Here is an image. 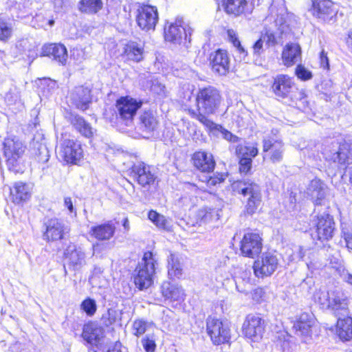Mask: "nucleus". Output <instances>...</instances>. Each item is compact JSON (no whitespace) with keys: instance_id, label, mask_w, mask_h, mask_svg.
I'll return each mask as SVG.
<instances>
[{"instance_id":"1","label":"nucleus","mask_w":352,"mask_h":352,"mask_svg":"<svg viewBox=\"0 0 352 352\" xmlns=\"http://www.w3.org/2000/svg\"><path fill=\"white\" fill-rule=\"evenodd\" d=\"M221 102V94L216 88L209 86L199 89L196 97L197 110L188 109V113L204 125L210 124L212 120L208 116L215 113Z\"/></svg>"},{"instance_id":"2","label":"nucleus","mask_w":352,"mask_h":352,"mask_svg":"<svg viewBox=\"0 0 352 352\" xmlns=\"http://www.w3.org/2000/svg\"><path fill=\"white\" fill-rule=\"evenodd\" d=\"M322 153L324 159L340 168H346L352 164V143L342 138H327L322 144Z\"/></svg>"},{"instance_id":"3","label":"nucleus","mask_w":352,"mask_h":352,"mask_svg":"<svg viewBox=\"0 0 352 352\" xmlns=\"http://www.w3.org/2000/svg\"><path fill=\"white\" fill-rule=\"evenodd\" d=\"M314 300L321 309H331L335 312H346L349 304V296L341 288L328 292L319 290L315 293Z\"/></svg>"},{"instance_id":"4","label":"nucleus","mask_w":352,"mask_h":352,"mask_svg":"<svg viewBox=\"0 0 352 352\" xmlns=\"http://www.w3.org/2000/svg\"><path fill=\"white\" fill-rule=\"evenodd\" d=\"M3 155L8 170L14 173H22L25 170L23 159L25 146L16 138H6L3 144Z\"/></svg>"},{"instance_id":"5","label":"nucleus","mask_w":352,"mask_h":352,"mask_svg":"<svg viewBox=\"0 0 352 352\" xmlns=\"http://www.w3.org/2000/svg\"><path fill=\"white\" fill-rule=\"evenodd\" d=\"M157 260L153 252H146L134 271V283L136 287L143 290L148 288L153 283Z\"/></svg>"},{"instance_id":"6","label":"nucleus","mask_w":352,"mask_h":352,"mask_svg":"<svg viewBox=\"0 0 352 352\" xmlns=\"http://www.w3.org/2000/svg\"><path fill=\"white\" fill-rule=\"evenodd\" d=\"M233 191L247 198L245 211L253 214L258 210L262 201L261 190L256 183L248 181H236L232 184Z\"/></svg>"},{"instance_id":"7","label":"nucleus","mask_w":352,"mask_h":352,"mask_svg":"<svg viewBox=\"0 0 352 352\" xmlns=\"http://www.w3.org/2000/svg\"><path fill=\"white\" fill-rule=\"evenodd\" d=\"M271 91L278 99H289L292 102L305 99L306 95L302 90H298L292 78L287 75L279 74L274 78Z\"/></svg>"},{"instance_id":"8","label":"nucleus","mask_w":352,"mask_h":352,"mask_svg":"<svg viewBox=\"0 0 352 352\" xmlns=\"http://www.w3.org/2000/svg\"><path fill=\"white\" fill-rule=\"evenodd\" d=\"M314 221L315 227L311 234L314 241L324 242L333 238L336 227L331 215L324 212L318 214Z\"/></svg>"},{"instance_id":"9","label":"nucleus","mask_w":352,"mask_h":352,"mask_svg":"<svg viewBox=\"0 0 352 352\" xmlns=\"http://www.w3.org/2000/svg\"><path fill=\"white\" fill-rule=\"evenodd\" d=\"M135 19L142 30H154L159 20L157 8L148 4L138 3Z\"/></svg>"},{"instance_id":"10","label":"nucleus","mask_w":352,"mask_h":352,"mask_svg":"<svg viewBox=\"0 0 352 352\" xmlns=\"http://www.w3.org/2000/svg\"><path fill=\"white\" fill-rule=\"evenodd\" d=\"M190 28L184 25V21L182 19H177L175 23H171L168 28H164V38L166 41L173 44H184L186 47H188L190 43Z\"/></svg>"},{"instance_id":"11","label":"nucleus","mask_w":352,"mask_h":352,"mask_svg":"<svg viewBox=\"0 0 352 352\" xmlns=\"http://www.w3.org/2000/svg\"><path fill=\"white\" fill-rule=\"evenodd\" d=\"M142 100H138L129 96L121 97L116 101L118 118L126 126L130 125L138 110L142 107Z\"/></svg>"},{"instance_id":"12","label":"nucleus","mask_w":352,"mask_h":352,"mask_svg":"<svg viewBox=\"0 0 352 352\" xmlns=\"http://www.w3.org/2000/svg\"><path fill=\"white\" fill-rule=\"evenodd\" d=\"M56 153L58 157L67 164H76L82 157L80 144L67 138L60 140Z\"/></svg>"},{"instance_id":"13","label":"nucleus","mask_w":352,"mask_h":352,"mask_svg":"<svg viewBox=\"0 0 352 352\" xmlns=\"http://www.w3.org/2000/svg\"><path fill=\"white\" fill-rule=\"evenodd\" d=\"M311 12L314 16L324 23H334L338 8L331 0H313Z\"/></svg>"},{"instance_id":"14","label":"nucleus","mask_w":352,"mask_h":352,"mask_svg":"<svg viewBox=\"0 0 352 352\" xmlns=\"http://www.w3.org/2000/svg\"><path fill=\"white\" fill-rule=\"evenodd\" d=\"M278 266V258L275 252L263 253L254 263V272L256 276L263 278L271 276Z\"/></svg>"},{"instance_id":"15","label":"nucleus","mask_w":352,"mask_h":352,"mask_svg":"<svg viewBox=\"0 0 352 352\" xmlns=\"http://www.w3.org/2000/svg\"><path fill=\"white\" fill-rule=\"evenodd\" d=\"M206 329L214 344L228 342L230 339V329L228 324L217 318L209 317L207 319Z\"/></svg>"},{"instance_id":"16","label":"nucleus","mask_w":352,"mask_h":352,"mask_svg":"<svg viewBox=\"0 0 352 352\" xmlns=\"http://www.w3.org/2000/svg\"><path fill=\"white\" fill-rule=\"evenodd\" d=\"M82 337L88 344L96 347L94 352H104L102 349L104 331L102 327L94 322L85 324Z\"/></svg>"},{"instance_id":"17","label":"nucleus","mask_w":352,"mask_h":352,"mask_svg":"<svg viewBox=\"0 0 352 352\" xmlns=\"http://www.w3.org/2000/svg\"><path fill=\"white\" fill-rule=\"evenodd\" d=\"M129 171V176L143 188H149L156 179L151 167L142 162L134 164Z\"/></svg>"},{"instance_id":"18","label":"nucleus","mask_w":352,"mask_h":352,"mask_svg":"<svg viewBox=\"0 0 352 352\" xmlns=\"http://www.w3.org/2000/svg\"><path fill=\"white\" fill-rule=\"evenodd\" d=\"M264 320L256 314H248L243 324V334L248 339L257 342L264 333Z\"/></svg>"},{"instance_id":"19","label":"nucleus","mask_w":352,"mask_h":352,"mask_svg":"<svg viewBox=\"0 0 352 352\" xmlns=\"http://www.w3.org/2000/svg\"><path fill=\"white\" fill-rule=\"evenodd\" d=\"M283 31L277 29L276 31L271 28H265L261 33L260 38L252 45L254 56H259L263 52V43L267 47H272L277 45L281 40Z\"/></svg>"},{"instance_id":"20","label":"nucleus","mask_w":352,"mask_h":352,"mask_svg":"<svg viewBox=\"0 0 352 352\" xmlns=\"http://www.w3.org/2000/svg\"><path fill=\"white\" fill-rule=\"evenodd\" d=\"M259 234L256 233L245 234L241 241V254L247 257L254 258L261 252L263 244Z\"/></svg>"},{"instance_id":"21","label":"nucleus","mask_w":352,"mask_h":352,"mask_svg":"<svg viewBox=\"0 0 352 352\" xmlns=\"http://www.w3.org/2000/svg\"><path fill=\"white\" fill-rule=\"evenodd\" d=\"M69 98L76 109L85 111L89 109L91 103V89L84 86L76 87L70 91Z\"/></svg>"},{"instance_id":"22","label":"nucleus","mask_w":352,"mask_h":352,"mask_svg":"<svg viewBox=\"0 0 352 352\" xmlns=\"http://www.w3.org/2000/svg\"><path fill=\"white\" fill-rule=\"evenodd\" d=\"M45 226V231L43 234V239L47 241L60 240L69 231L67 227L58 219L48 220Z\"/></svg>"},{"instance_id":"23","label":"nucleus","mask_w":352,"mask_h":352,"mask_svg":"<svg viewBox=\"0 0 352 352\" xmlns=\"http://www.w3.org/2000/svg\"><path fill=\"white\" fill-rule=\"evenodd\" d=\"M263 151L268 153L270 159L272 163H279L283 158L285 151L284 144L280 140L274 138H266L263 141Z\"/></svg>"},{"instance_id":"24","label":"nucleus","mask_w":352,"mask_h":352,"mask_svg":"<svg viewBox=\"0 0 352 352\" xmlns=\"http://www.w3.org/2000/svg\"><path fill=\"white\" fill-rule=\"evenodd\" d=\"M210 65L214 72L226 75L230 69V58L227 51L219 49L211 53Z\"/></svg>"},{"instance_id":"25","label":"nucleus","mask_w":352,"mask_h":352,"mask_svg":"<svg viewBox=\"0 0 352 352\" xmlns=\"http://www.w3.org/2000/svg\"><path fill=\"white\" fill-rule=\"evenodd\" d=\"M236 153L240 158L239 170L241 173H248L252 168V160L258 154V149L252 145L238 146Z\"/></svg>"},{"instance_id":"26","label":"nucleus","mask_w":352,"mask_h":352,"mask_svg":"<svg viewBox=\"0 0 352 352\" xmlns=\"http://www.w3.org/2000/svg\"><path fill=\"white\" fill-rule=\"evenodd\" d=\"M65 255L68 259V265L73 270H79L85 264V253L81 247L74 243L69 244L65 250Z\"/></svg>"},{"instance_id":"27","label":"nucleus","mask_w":352,"mask_h":352,"mask_svg":"<svg viewBox=\"0 0 352 352\" xmlns=\"http://www.w3.org/2000/svg\"><path fill=\"white\" fill-rule=\"evenodd\" d=\"M327 187L320 179H312L307 188V193L311 198L315 205L324 204Z\"/></svg>"},{"instance_id":"28","label":"nucleus","mask_w":352,"mask_h":352,"mask_svg":"<svg viewBox=\"0 0 352 352\" xmlns=\"http://www.w3.org/2000/svg\"><path fill=\"white\" fill-rule=\"evenodd\" d=\"M41 56L52 57L54 60L64 65L67 59V51L62 44L50 43L43 46Z\"/></svg>"},{"instance_id":"29","label":"nucleus","mask_w":352,"mask_h":352,"mask_svg":"<svg viewBox=\"0 0 352 352\" xmlns=\"http://www.w3.org/2000/svg\"><path fill=\"white\" fill-rule=\"evenodd\" d=\"M159 122L152 111H144L140 116V129L147 138L153 135L157 130Z\"/></svg>"},{"instance_id":"30","label":"nucleus","mask_w":352,"mask_h":352,"mask_svg":"<svg viewBox=\"0 0 352 352\" xmlns=\"http://www.w3.org/2000/svg\"><path fill=\"white\" fill-rule=\"evenodd\" d=\"M284 65L291 67L301 59V47L296 43H287L283 48L281 54Z\"/></svg>"},{"instance_id":"31","label":"nucleus","mask_w":352,"mask_h":352,"mask_svg":"<svg viewBox=\"0 0 352 352\" xmlns=\"http://www.w3.org/2000/svg\"><path fill=\"white\" fill-rule=\"evenodd\" d=\"M195 166L201 172H212L215 166V162L211 153L205 151L195 152L192 156Z\"/></svg>"},{"instance_id":"32","label":"nucleus","mask_w":352,"mask_h":352,"mask_svg":"<svg viewBox=\"0 0 352 352\" xmlns=\"http://www.w3.org/2000/svg\"><path fill=\"white\" fill-rule=\"evenodd\" d=\"M314 324L313 314L303 312L296 318V321L293 325L294 329L298 336H308L311 328Z\"/></svg>"},{"instance_id":"33","label":"nucleus","mask_w":352,"mask_h":352,"mask_svg":"<svg viewBox=\"0 0 352 352\" xmlns=\"http://www.w3.org/2000/svg\"><path fill=\"white\" fill-rule=\"evenodd\" d=\"M31 190L32 188L28 184L22 182H15L12 188L10 189L12 201L20 204L28 201L31 197Z\"/></svg>"},{"instance_id":"34","label":"nucleus","mask_w":352,"mask_h":352,"mask_svg":"<svg viewBox=\"0 0 352 352\" xmlns=\"http://www.w3.org/2000/svg\"><path fill=\"white\" fill-rule=\"evenodd\" d=\"M69 120L73 126L84 137L91 138L93 137L96 129H94L91 124L87 122L82 116L70 113Z\"/></svg>"},{"instance_id":"35","label":"nucleus","mask_w":352,"mask_h":352,"mask_svg":"<svg viewBox=\"0 0 352 352\" xmlns=\"http://www.w3.org/2000/svg\"><path fill=\"white\" fill-rule=\"evenodd\" d=\"M115 231V225L109 221L100 225L92 226L90 229V234L98 241H106L114 235Z\"/></svg>"},{"instance_id":"36","label":"nucleus","mask_w":352,"mask_h":352,"mask_svg":"<svg viewBox=\"0 0 352 352\" xmlns=\"http://www.w3.org/2000/svg\"><path fill=\"white\" fill-rule=\"evenodd\" d=\"M163 296L173 301H179L184 299V292L181 287L164 282L161 287Z\"/></svg>"},{"instance_id":"37","label":"nucleus","mask_w":352,"mask_h":352,"mask_svg":"<svg viewBox=\"0 0 352 352\" xmlns=\"http://www.w3.org/2000/svg\"><path fill=\"white\" fill-rule=\"evenodd\" d=\"M204 126L214 136L219 137L221 135L223 139L231 142H236L239 140V138L237 136L223 128L221 125L217 124L212 121L210 122V124H207Z\"/></svg>"},{"instance_id":"38","label":"nucleus","mask_w":352,"mask_h":352,"mask_svg":"<svg viewBox=\"0 0 352 352\" xmlns=\"http://www.w3.org/2000/svg\"><path fill=\"white\" fill-rule=\"evenodd\" d=\"M124 54L129 60L140 62L143 59V46L135 42H129L125 46Z\"/></svg>"},{"instance_id":"39","label":"nucleus","mask_w":352,"mask_h":352,"mask_svg":"<svg viewBox=\"0 0 352 352\" xmlns=\"http://www.w3.org/2000/svg\"><path fill=\"white\" fill-rule=\"evenodd\" d=\"M337 333L341 340H350L352 339V318L338 319Z\"/></svg>"},{"instance_id":"40","label":"nucleus","mask_w":352,"mask_h":352,"mask_svg":"<svg viewBox=\"0 0 352 352\" xmlns=\"http://www.w3.org/2000/svg\"><path fill=\"white\" fill-rule=\"evenodd\" d=\"M148 218L151 220L159 229L166 231H171L172 225L171 220L167 219L164 215L157 212L155 210H150L148 213Z\"/></svg>"},{"instance_id":"41","label":"nucleus","mask_w":352,"mask_h":352,"mask_svg":"<svg viewBox=\"0 0 352 352\" xmlns=\"http://www.w3.org/2000/svg\"><path fill=\"white\" fill-rule=\"evenodd\" d=\"M223 6L227 13L239 16L245 12V8L247 6V1L224 0Z\"/></svg>"},{"instance_id":"42","label":"nucleus","mask_w":352,"mask_h":352,"mask_svg":"<svg viewBox=\"0 0 352 352\" xmlns=\"http://www.w3.org/2000/svg\"><path fill=\"white\" fill-rule=\"evenodd\" d=\"M32 149L38 162L45 164L48 162L50 159L49 151L44 143L36 141L34 138L32 142Z\"/></svg>"},{"instance_id":"43","label":"nucleus","mask_w":352,"mask_h":352,"mask_svg":"<svg viewBox=\"0 0 352 352\" xmlns=\"http://www.w3.org/2000/svg\"><path fill=\"white\" fill-rule=\"evenodd\" d=\"M168 274L170 278H179L182 274V265L178 258L173 254L168 258Z\"/></svg>"},{"instance_id":"44","label":"nucleus","mask_w":352,"mask_h":352,"mask_svg":"<svg viewBox=\"0 0 352 352\" xmlns=\"http://www.w3.org/2000/svg\"><path fill=\"white\" fill-rule=\"evenodd\" d=\"M103 3L101 0H81L79 10L85 13H96L102 9Z\"/></svg>"},{"instance_id":"45","label":"nucleus","mask_w":352,"mask_h":352,"mask_svg":"<svg viewBox=\"0 0 352 352\" xmlns=\"http://www.w3.org/2000/svg\"><path fill=\"white\" fill-rule=\"evenodd\" d=\"M122 311L114 309H109L107 312L102 315L101 318L102 324L109 327L121 320Z\"/></svg>"},{"instance_id":"46","label":"nucleus","mask_w":352,"mask_h":352,"mask_svg":"<svg viewBox=\"0 0 352 352\" xmlns=\"http://www.w3.org/2000/svg\"><path fill=\"white\" fill-rule=\"evenodd\" d=\"M199 217L204 223H207L212 221L214 219H219L218 211L214 208H203L199 210Z\"/></svg>"},{"instance_id":"47","label":"nucleus","mask_w":352,"mask_h":352,"mask_svg":"<svg viewBox=\"0 0 352 352\" xmlns=\"http://www.w3.org/2000/svg\"><path fill=\"white\" fill-rule=\"evenodd\" d=\"M12 35V24L6 19L0 18V41L6 42Z\"/></svg>"},{"instance_id":"48","label":"nucleus","mask_w":352,"mask_h":352,"mask_svg":"<svg viewBox=\"0 0 352 352\" xmlns=\"http://www.w3.org/2000/svg\"><path fill=\"white\" fill-rule=\"evenodd\" d=\"M226 177V174L217 173L211 176H203L201 181L206 182L208 188H212L223 182Z\"/></svg>"},{"instance_id":"49","label":"nucleus","mask_w":352,"mask_h":352,"mask_svg":"<svg viewBox=\"0 0 352 352\" xmlns=\"http://www.w3.org/2000/svg\"><path fill=\"white\" fill-rule=\"evenodd\" d=\"M149 327V323L143 319L135 320L133 322L132 332L137 337L142 336Z\"/></svg>"},{"instance_id":"50","label":"nucleus","mask_w":352,"mask_h":352,"mask_svg":"<svg viewBox=\"0 0 352 352\" xmlns=\"http://www.w3.org/2000/svg\"><path fill=\"white\" fill-rule=\"evenodd\" d=\"M80 308L88 316H92L95 314L97 309L96 302L95 300L87 298L81 302Z\"/></svg>"},{"instance_id":"51","label":"nucleus","mask_w":352,"mask_h":352,"mask_svg":"<svg viewBox=\"0 0 352 352\" xmlns=\"http://www.w3.org/2000/svg\"><path fill=\"white\" fill-rule=\"evenodd\" d=\"M147 86L150 91L155 94L164 97L165 96V86L160 83L157 79L151 78L147 80Z\"/></svg>"},{"instance_id":"52","label":"nucleus","mask_w":352,"mask_h":352,"mask_svg":"<svg viewBox=\"0 0 352 352\" xmlns=\"http://www.w3.org/2000/svg\"><path fill=\"white\" fill-rule=\"evenodd\" d=\"M295 74L298 78L302 81L310 80L313 77L311 72L300 64L296 66L295 69Z\"/></svg>"},{"instance_id":"53","label":"nucleus","mask_w":352,"mask_h":352,"mask_svg":"<svg viewBox=\"0 0 352 352\" xmlns=\"http://www.w3.org/2000/svg\"><path fill=\"white\" fill-rule=\"evenodd\" d=\"M342 237L344 239L346 247L349 252H352V230L346 226V224L342 223Z\"/></svg>"},{"instance_id":"54","label":"nucleus","mask_w":352,"mask_h":352,"mask_svg":"<svg viewBox=\"0 0 352 352\" xmlns=\"http://www.w3.org/2000/svg\"><path fill=\"white\" fill-rule=\"evenodd\" d=\"M142 344L146 352H154L156 348L155 340L148 335L141 340Z\"/></svg>"},{"instance_id":"55","label":"nucleus","mask_w":352,"mask_h":352,"mask_svg":"<svg viewBox=\"0 0 352 352\" xmlns=\"http://www.w3.org/2000/svg\"><path fill=\"white\" fill-rule=\"evenodd\" d=\"M265 292L261 287H258L254 289L252 294V299L256 302H260L265 299Z\"/></svg>"},{"instance_id":"56","label":"nucleus","mask_w":352,"mask_h":352,"mask_svg":"<svg viewBox=\"0 0 352 352\" xmlns=\"http://www.w3.org/2000/svg\"><path fill=\"white\" fill-rule=\"evenodd\" d=\"M320 66L324 69H329V59L327 53L324 50H322L320 54Z\"/></svg>"},{"instance_id":"57","label":"nucleus","mask_w":352,"mask_h":352,"mask_svg":"<svg viewBox=\"0 0 352 352\" xmlns=\"http://www.w3.org/2000/svg\"><path fill=\"white\" fill-rule=\"evenodd\" d=\"M228 34L229 36V39L230 42L233 44L234 47L237 48V47H240L241 42L235 35V33L233 30H228Z\"/></svg>"},{"instance_id":"58","label":"nucleus","mask_w":352,"mask_h":352,"mask_svg":"<svg viewBox=\"0 0 352 352\" xmlns=\"http://www.w3.org/2000/svg\"><path fill=\"white\" fill-rule=\"evenodd\" d=\"M120 348V343L116 342L114 344H112V345L108 346L107 351H104V352H121ZM102 349L104 350L106 349V347L102 346Z\"/></svg>"},{"instance_id":"59","label":"nucleus","mask_w":352,"mask_h":352,"mask_svg":"<svg viewBox=\"0 0 352 352\" xmlns=\"http://www.w3.org/2000/svg\"><path fill=\"white\" fill-rule=\"evenodd\" d=\"M64 205L72 213L75 212L72 199L70 197H65L64 199Z\"/></svg>"},{"instance_id":"60","label":"nucleus","mask_w":352,"mask_h":352,"mask_svg":"<svg viewBox=\"0 0 352 352\" xmlns=\"http://www.w3.org/2000/svg\"><path fill=\"white\" fill-rule=\"evenodd\" d=\"M28 42L27 40H22L16 43V47L19 50H22V52H25L24 48L28 45Z\"/></svg>"},{"instance_id":"61","label":"nucleus","mask_w":352,"mask_h":352,"mask_svg":"<svg viewBox=\"0 0 352 352\" xmlns=\"http://www.w3.org/2000/svg\"><path fill=\"white\" fill-rule=\"evenodd\" d=\"M54 4L56 12H59L62 9L64 2L63 0H54Z\"/></svg>"},{"instance_id":"62","label":"nucleus","mask_w":352,"mask_h":352,"mask_svg":"<svg viewBox=\"0 0 352 352\" xmlns=\"http://www.w3.org/2000/svg\"><path fill=\"white\" fill-rule=\"evenodd\" d=\"M346 43L349 50L352 52V31L349 33Z\"/></svg>"},{"instance_id":"63","label":"nucleus","mask_w":352,"mask_h":352,"mask_svg":"<svg viewBox=\"0 0 352 352\" xmlns=\"http://www.w3.org/2000/svg\"><path fill=\"white\" fill-rule=\"evenodd\" d=\"M103 272V269L99 266H95L94 267L92 274L93 276H99Z\"/></svg>"},{"instance_id":"64","label":"nucleus","mask_w":352,"mask_h":352,"mask_svg":"<svg viewBox=\"0 0 352 352\" xmlns=\"http://www.w3.org/2000/svg\"><path fill=\"white\" fill-rule=\"evenodd\" d=\"M236 49L240 53L243 58H245L248 55L247 51L244 49L241 44L240 45V47H237V48Z\"/></svg>"}]
</instances>
